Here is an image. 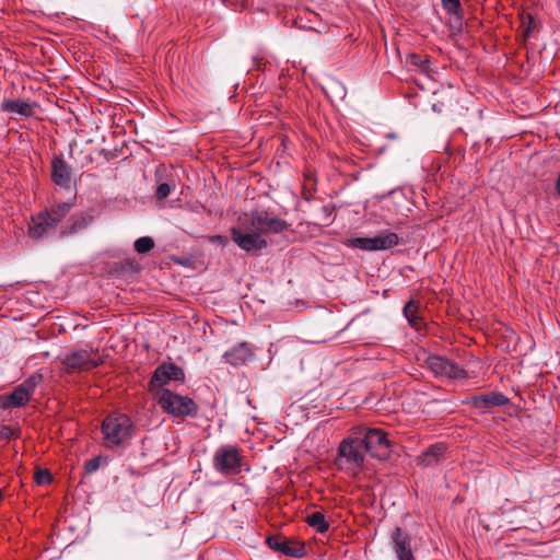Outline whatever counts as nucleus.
<instances>
[{"label": "nucleus", "instance_id": "dca6fc26", "mask_svg": "<svg viewBox=\"0 0 560 560\" xmlns=\"http://www.w3.org/2000/svg\"><path fill=\"white\" fill-rule=\"evenodd\" d=\"M509 398L497 392L474 396L470 398V405L476 409H488L491 407H499L509 404Z\"/></svg>", "mask_w": 560, "mask_h": 560}, {"label": "nucleus", "instance_id": "b1692460", "mask_svg": "<svg viewBox=\"0 0 560 560\" xmlns=\"http://www.w3.org/2000/svg\"><path fill=\"white\" fill-rule=\"evenodd\" d=\"M404 315L412 327L417 329L420 327L421 317L419 316L418 305L415 303V301L410 300L405 305Z\"/></svg>", "mask_w": 560, "mask_h": 560}, {"label": "nucleus", "instance_id": "f8f14e48", "mask_svg": "<svg viewBox=\"0 0 560 560\" xmlns=\"http://www.w3.org/2000/svg\"><path fill=\"white\" fill-rule=\"evenodd\" d=\"M232 241L247 253H258L268 246L267 241L254 230H246L242 225L230 230Z\"/></svg>", "mask_w": 560, "mask_h": 560}, {"label": "nucleus", "instance_id": "20e7f679", "mask_svg": "<svg viewBox=\"0 0 560 560\" xmlns=\"http://www.w3.org/2000/svg\"><path fill=\"white\" fill-rule=\"evenodd\" d=\"M242 226L246 230H254L262 234L281 233L289 228L287 221L271 215L268 211H252L246 214V219L242 221Z\"/></svg>", "mask_w": 560, "mask_h": 560}, {"label": "nucleus", "instance_id": "0eeeda50", "mask_svg": "<svg viewBox=\"0 0 560 560\" xmlns=\"http://www.w3.org/2000/svg\"><path fill=\"white\" fill-rule=\"evenodd\" d=\"M398 244V235L390 231H383L373 237H351L345 242V245L350 248H359L366 252L386 250Z\"/></svg>", "mask_w": 560, "mask_h": 560}, {"label": "nucleus", "instance_id": "5701e85b", "mask_svg": "<svg viewBox=\"0 0 560 560\" xmlns=\"http://www.w3.org/2000/svg\"><path fill=\"white\" fill-rule=\"evenodd\" d=\"M92 219L91 215L86 214L71 217L69 228L67 231H63L62 234H74L84 230L92 222Z\"/></svg>", "mask_w": 560, "mask_h": 560}, {"label": "nucleus", "instance_id": "6e6552de", "mask_svg": "<svg viewBox=\"0 0 560 560\" xmlns=\"http://www.w3.org/2000/svg\"><path fill=\"white\" fill-rule=\"evenodd\" d=\"M361 439L362 446L365 453H370L372 457L384 460L389 456V441L387 434L381 429H366L362 428L358 431Z\"/></svg>", "mask_w": 560, "mask_h": 560}, {"label": "nucleus", "instance_id": "4468645a", "mask_svg": "<svg viewBox=\"0 0 560 560\" xmlns=\"http://www.w3.org/2000/svg\"><path fill=\"white\" fill-rule=\"evenodd\" d=\"M392 544L398 560H416L411 548V537L402 528L396 527L393 530Z\"/></svg>", "mask_w": 560, "mask_h": 560}, {"label": "nucleus", "instance_id": "72a5a7b5", "mask_svg": "<svg viewBox=\"0 0 560 560\" xmlns=\"http://www.w3.org/2000/svg\"><path fill=\"white\" fill-rule=\"evenodd\" d=\"M156 176H159L160 179H162V176L160 175V172H156Z\"/></svg>", "mask_w": 560, "mask_h": 560}, {"label": "nucleus", "instance_id": "1a4fd4ad", "mask_svg": "<svg viewBox=\"0 0 560 560\" xmlns=\"http://www.w3.org/2000/svg\"><path fill=\"white\" fill-rule=\"evenodd\" d=\"M40 376H30L10 394L0 395V408L11 409L25 406L32 398Z\"/></svg>", "mask_w": 560, "mask_h": 560}, {"label": "nucleus", "instance_id": "393cba45", "mask_svg": "<svg viewBox=\"0 0 560 560\" xmlns=\"http://www.w3.org/2000/svg\"><path fill=\"white\" fill-rule=\"evenodd\" d=\"M443 9L454 15L456 19L462 20L464 18V10L459 0H441Z\"/></svg>", "mask_w": 560, "mask_h": 560}, {"label": "nucleus", "instance_id": "6ab92c4d", "mask_svg": "<svg viewBox=\"0 0 560 560\" xmlns=\"http://www.w3.org/2000/svg\"><path fill=\"white\" fill-rule=\"evenodd\" d=\"M54 229L55 226L49 223L47 215H44L43 212H40L32 219L28 234L32 238L38 240L47 235Z\"/></svg>", "mask_w": 560, "mask_h": 560}, {"label": "nucleus", "instance_id": "473e14b6", "mask_svg": "<svg viewBox=\"0 0 560 560\" xmlns=\"http://www.w3.org/2000/svg\"><path fill=\"white\" fill-rule=\"evenodd\" d=\"M3 498H4L3 492H2V490H0V503L2 502Z\"/></svg>", "mask_w": 560, "mask_h": 560}, {"label": "nucleus", "instance_id": "aec40b11", "mask_svg": "<svg viewBox=\"0 0 560 560\" xmlns=\"http://www.w3.org/2000/svg\"><path fill=\"white\" fill-rule=\"evenodd\" d=\"M2 110L9 113H15L23 117H31L34 115L33 106L23 100H7L2 103Z\"/></svg>", "mask_w": 560, "mask_h": 560}, {"label": "nucleus", "instance_id": "9b49d317", "mask_svg": "<svg viewBox=\"0 0 560 560\" xmlns=\"http://www.w3.org/2000/svg\"><path fill=\"white\" fill-rule=\"evenodd\" d=\"M183 369L175 363L163 362L154 370L149 382V390L155 396L156 390L165 389L164 386L171 381H184Z\"/></svg>", "mask_w": 560, "mask_h": 560}, {"label": "nucleus", "instance_id": "f3484780", "mask_svg": "<svg viewBox=\"0 0 560 560\" xmlns=\"http://www.w3.org/2000/svg\"><path fill=\"white\" fill-rule=\"evenodd\" d=\"M253 357L254 350L247 342H241L224 353L226 362L234 366L247 363Z\"/></svg>", "mask_w": 560, "mask_h": 560}, {"label": "nucleus", "instance_id": "f03ea898", "mask_svg": "<svg viewBox=\"0 0 560 560\" xmlns=\"http://www.w3.org/2000/svg\"><path fill=\"white\" fill-rule=\"evenodd\" d=\"M101 429L104 445L107 448H114L131 439L133 423L127 415L113 412L104 418Z\"/></svg>", "mask_w": 560, "mask_h": 560}, {"label": "nucleus", "instance_id": "7ed1b4c3", "mask_svg": "<svg viewBox=\"0 0 560 560\" xmlns=\"http://www.w3.org/2000/svg\"><path fill=\"white\" fill-rule=\"evenodd\" d=\"M154 397L161 409L174 418L196 417L198 413V405L188 396L159 389Z\"/></svg>", "mask_w": 560, "mask_h": 560}, {"label": "nucleus", "instance_id": "a878e982", "mask_svg": "<svg viewBox=\"0 0 560 560\" xmlns=\"http://www.w3.org/2000/svg\"><path fill=\"white\" fill-rule=\"evenodd\" d=\"M176 187V183L174 178H166L165 182H161L158 184L155 189V197L160 200L167 198L171 195V191Z\"/></svg>", "mask_w": 560, "mask_h": 560}, {"label": "nucleus", "instance_id": "c85d7f7f", "mask_svg": "<svg viewBox=\"0 0 560 560\" xmlns=\"http://www.w3.org/2000/svg\"><path fill=\"white\" fill-rule=\"evenodd\" d=\"M409 62L424 71L428 69V65H429V60H428L427 56H422V55H418V54L410 55Z\"/></svg>", "mask_w": 560, "mask_h": 560}, {"label": "nucleus", "instance_id": "c756f323", "mask_svg": "<svg viewBox=\"0 0 560 560\" xmlns=\"http://www.w3.org/2000/svg\"><path fill=\"white\" fill-rule=\"evenodd\" d=\"M101 463H102V457L101 456H96V457H93L91 458L90 460H88L85 463V471L89 472V474H92L94 471H96L100 466H101Z\"/></svg>", "mask_w": 560, "mask_h": 560}, {"label": "nucleus", "instance_id": "2eb2a0df", "mask_svg": "<svg viewBox=\"0 0 560 560\" xmlns=\"http://www.w3.org/2000/svg\"><path fill=\"white\" fill-rule=\"evenodd\" d=\"M51 180L63 189L71 188L72 170L61 155L51 159Z\"/></svg>", "mask_w": 560, "mask_h": 560}, {"label": "nucleus", "instance_id": "9d476101", "mask_svg": "<svg viewBox=\"0 0 560 560\" xmlns=\"http://www.w3.org/2000/svg\"><path fill=\"white\" fill-rule=\"evenodd\" d=\"M425 365L439 378L463 380L467 376V372L462 366L442 355H429Z\"/></svg>", "mask_w": 560, "mask_h": 560}, {"label": "nucleus", "instance_id": "2f4dec72", "mask_svg": "<svg viewBox=\"0 0 560 560\" xmlns=\"http://www.w3.org/2000/svg\"><path fill=\"white\" fill-rule=\"evenodd\" d=\"M208 241L212 244H218L221 246H225L229 243V238L223 235H211L208 236Z\"/></svg>", "mask_w": 560, "mask_h": 560}, {"label": "nucleus", "instance_id": "ddd939ff", "mask_svg": "<svg viewBox=\"0 0 560 560\" xmlns=\"http://www.w3.org/2000/svg\"><path fill=\"white\" fill-rule=\"evenodd\" d=\"M266 544L271 550L287 557L302 558L305 555V546L303 542L289 539L281 534L268 536Z\"/></svg>", "mask_w": 560, "mask_h": 560}, {"label": "nucleus", "instance_id": "bb28decb", "mask_svg": "<svg viewBox=\"0 0 560 560\" xmlns=\"http://www.w3.org/2000/svg\"><path fill=\"white\" fill-rule=\"evenodd\" d=\"M154 247V241L149 236H142L135 242V249L139 254L150 252Z\"/></svg>", "mask_w": 560, "mask_h": 560}, {"label": "nucleus", "instance_id": "7c9ffc66", "mask_svg": "<svg viewBox=\"0 0 560 560\" xmlns=\"http://www.w3.org/2000/svg\"><path fill=\"white\" fill-rule=\"evenodd\" d=\"M335 207L332 205H325L320 208L322 219L326 222V224L332 221V212Z\"/></svg>", "mask_w": 560, "mask_h": 560}, {"label": "nucleus", "instance_id": "4be33fe9", "mask_svg": "<svg viewBox=\"0 0 560 560\" xmlns=\"http://www.w3.org/2000/svg\"><path fill=\"white\" fill-rule=\"evenodd\" d=\"M308 526L316 529V532L324 534L329 529V523L326 521L324 513L315 511L305 517Z\"/></svg>", "mask_w": 560, "mask_h": 560}, {"label": "nucleus", "instance_id": "a211bd4d", "mask_svg": "<svg viewBox=\"0 0 560 560\" xmlns=\"http://www.w3.org/2000/svg\"><path fill=\"white\" fill-rule=\"evenodd\" d=\"M445 451L446 446L443 443L433 444L418 456L417 462L423 467L432 466L440 462Z\"/></svg>", "mask_w": 560, "mask_h": 560}, {"label": "nucleus", "instance_id": "412c9836", "mask_svg": "<svg viewBox=\"0 0 560 560\" xmlns=\"http://www.w3.org/2000/svg\"><path fill=\"white\" fill-rule=\"evenodd\" d=\"M73 202H61L50 207L49 210L43 212L47 215V220L54 226H56L71 210Z\"/></svg>", "mask_w": 560, "mask_h": 560}, {"label": "nucleus", "instance_id": "f257e3e1", "mask_svg": "<svg viewBox=\"0 0 560 560\" xmlns=\"http://www.w3.org/2000/svg\"><path fill=\"white\" fill-rule=\"evenodd\" d=\"M364 454L360 436L343 439L338 446L335 465L350 476H358L364 467Z\"/></svg>", "mask_w": 560, "mask_h": 560}, {"label": "nucleus", "instance_id": "423d86ee", "mask_svg": "<svg viewBox=\"0 0 560 560\" xmlns=\"http://www.w3.org/2000/svg\"><path fill=\"white\" fill-rule=\"evenodd\" d=\"M212 464L222 475H237L242 471L243 456L238 447L223 445L214 452Z\"/></svg>", "mask_w": 560, "mask_h": 560}, {"label": "nucleus", "instance_id": "39448f33", "mask_svg": "<svg viewBox=\"0 0 560 560\" xmlns=\"http://www.w3.org/2000/svg\"><path fill=\"white\" fill-rule=\"evenodd\" d=\"M101 357L86 349L72 350L61 358L62 370L67 374L88 372L103 364Z\"/></svg>", "mask_w": 560, "mask_h": 560}, {"label": "nucleus", "instance_id": "cd10ccee", "mask_svg": "<svg viewBox=\"0 0 560 560\" xmlns=\"http://www.w3.org/2000/svg\"><path fill=\"white\" fill-rule=\"evenodd\" d=\"M34 479L37 485L45 486L52 481V475L48 469L37 468L34 474Z\"/></svg>", "mask_w": 560, "mask_h": 560}]
</instances>
